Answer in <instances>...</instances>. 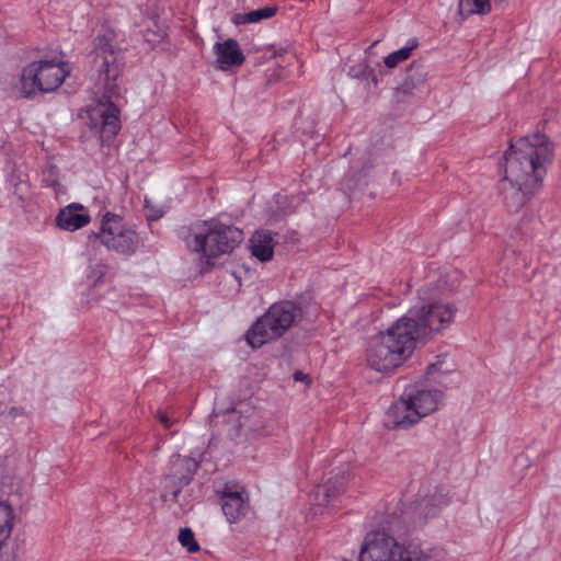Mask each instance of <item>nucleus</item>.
<instances>
[{"instance_id":"a211bd4d","label":"nucleus","mask_w":561,"mask_h":561,"mask_svg":"<svg viewBox=\"0 0 561 561\" xmlns=\"http://www.w3.org/2000/svg\"><path fill=\"white\" fill-rule=\"evenodd\" d=\"M345 489V477L330 479L324 484L319 485L316 491L317 505L328 506L330 502L341 494Z\"/></svg>"},{"instance_id":"4468645a","label":"nucleus","mask_w":561,"mask_h":561,"mask_svg":"<svg viewBox=\"0 0 561 561\" xmlns=\"http://www.w3.org/2000/svg\"><path fill=\"white\" fill-rule=\"evenodd\" d=\"M213 227L216 234L215 248L219 256L231 253L243 239V232L240 229L226 225L218 219H214Z\"/></svg>"},{"instance_id":"f8f14e48","label":"nucleus","mask_w":561,"mask_h":561,"mask_svg":"<svg viewBox=\"0 0 561 561\" xmlns=\"http://www.w3.org/2000/svg\"><path fill=\"white\" fill-rule=\"evenodd\" d=\"M91 221V216L85 207L79 203H72L61 208L56 217L57 226L66 231H76Z\"/></svg>"},{"instance_id":"4be33fe9","label":"nucleus","mask_w":561,"mask_h":561,"mask_svg":"<svg viewBox=\"0 0 561 561\" xmlns=\"http://www.w3.org/2000/svg\"><path fill=\"white\" fill-rule=\"evenodd\" d=\"M459 11L465 15L486 14L491 11V0H460Z\"/></svg>"},{"instance_id":"39448f33","label":"nucleus","mask_w":561,"mask_h":561,"mask_svg":"<svg viewBox=\"0 0 561 561\" xmlns=\"http://www.w3.org/2000/svg\"><path fill=\"white\" fill-rule=\"evenodd\" d=\"M358 561H430V553L415 543H400L383 533L368 534Z\"/></svg>"},{"instance_id":"412c9836","label":"nucleus","mask_w":561,"mask_h":561,"mask_svg":"<svg viewBox=\"0 0 561 561\" xmlns=\"http://www.w3.org/2000/svg\"><path fill=\"white\" fill-rule=\"evenodd\" d=\"M140 32L144 39L150 45L160 43L165 36L164 26L160 25L156 19H148L146 22V28Z\"/></svg>"},{"instance_id":"f257e3e1","label":"nucleus","mask_w":561,"mask_h":561,"mask_svg":"<svg viewBox=\"0 0 561 561\" xmlns=\"http://www.w3.org/2000/svg\"><path fill=\"white\" fill-rule=\"evenodd\" d=\"M553 147L540 133L518 139L505 154V176L501 184L510 208H519L535 193L547 174Z\"/></svg>"},{"instance_id":"423d86ee","label":"nucleus","mask_w":561,"mask_h":561,"mask_svg":"<svg viewBox=\"0 0 561 561\" xmlns=\"http://www.w3.org/2000/svg\"><path fill=\"white\" fill-rule=\"evenodd\" d=\"M68 65L58 59L36 60L23 68L19 92L23 98H31L38 92H53L69 76Z\"/></svg>"},{"instance_id":"5701e85b","label":"nucleus","mask_w":561,"mask_h":561,"mask_svg":"<svg viewBox=\"0 0 561 561\" xmlns=\"http://www.w3.org/2000/svg\"><path fill=\"white\" fill-rule=\"evenodd\" d=\"M179 542L190 553H195L201 550V546L195 539L193 530L188 527L181 528L179 533Z\"/></svg>"},{"instance_id":"9b49d317","label":"nucleus","mask_w":561,"mask_h":561,"mask_svg":"<svg viewBox=\"0 0 561 561\" xmlns=\"http://www.w3.org/2000/svg\"><path fill=\"white\" fill-rule=\"evenodd\" d=\"M214 219L202 220L191 226L188 234L185 238L186 247L190 251L201 255L206 264L214 265V261L219 257L215 248V233L213 227Z\"/></svg>"},{"instance_id":"1a4fd4ad","label":"nucleus","mask_w":561,"mask_h":561,"mask_svg":"<svg viewBox=\"0 0 561 561\" xmlns=\"http://www.w3.org/2000/svg\"><path fill=\"white\" fill-rule=\"evenodd\" d=\"M116 37L117 34L113 30H105L94 41V61L101 76L104 77L105 90L110 98L117 94L115 80L121 71L116 58Z\"/></svg>"},{"instance_id":"dca6fc26","label":"nucleus","mask_w":561,"mask_h":561,"mask_svg":"<svg viewBox=\"0 0 561 561\" xmlns=\"http://www.w3.org/2000/svg\"><path fill=\"white\" fill-rule=\"evenodd\" d=\"M221 510L230 524L238 523L248 514V497L243 492L225 490L221 495Z\"/></svg>"},{"instance_id":"7ed1b4c3","label":"nucleus","mask_w":561,"mask_h":561,"mask_svg":"<svg viewBox=\"0 0 561 561\" xmlns=\"http://www.w3.org/2000/svg\"><path fill=\"white\" fill-rule=\"evenodd\" d=\"M416 343L396 320L387 330L373 336L365 352L366 365L378 373H390L402 366L413 354Z\"/></svg>"},{"instance_id":"f3484780","label":"nucleus","mask_w":561,"mask_h":561,"mask_svg":"<svg viewBox=\"0 0 561 561\" xmlns=\"http://www.w3.org/2000/svg\"><path fill=\"white\" fill-rule=\"evenodd\" d=\"M251 251L260 261H270L274 254L272 236L266 231L255 232L251 238Z\"/></svg>"},{"instance_id":"f03ea898","label":"nucleus","mask_w":561,"mask_h":561,"mask_svg":"<svg viewBox=\"0 0 561 561\" xmlns=\"http://www.w3.org/2000/svg\"><path fill=\"white\" fill-rule=\"evenodd\" d=\"M449 291L445 280L422 287L416 304L398 319L416 344L431 340L453 323L457 309L446 299Z\"/></svg>"},{"instance_id":"6e6552de","label":"nucleus","mask_w":561,"mask_h":561,"mask_svg":"<svg viewBox=\"0 0 561 561\" xmlns=\"http://www.w3.org/2000/svg\"><path fill=\"white\" fill-rule=\"evenodd\" d=\"M96 237L108 250L122 254L135 253L139 243L136 231L121 216L110 211L103 216Z\"/></svg>"},{"instance_id":"2eb2a0df","label":"nucleus","mask_w":561,"mask_h":561,"mask_svg":"<svg viewBox=\"0 0 561 561\" xmlns=\"http://www.w3.org/2000/svg\"><path fill=\"white\" fill-rule=\"evenodd\" d=\"M184 462L185 460L180 456H176L172 461V472L165 474L162 480L163 492L161 496L163 501H175L183 486L190 483L191 477L181 473Z\"/></svg>"},{"instance_id":"9d476101","label":"nucleus","mask_w":561,"mask_h":561,"mask_svg":"<svg viewBox=\"0 0 561 561\" xmlns=\"http://www.w3.org/2000/svg\"><path fill=\"white\" fill-rule=\"evenodd\" d=\"M84 119L102 141L111 140L121 128L118 108L112 101H99L88 106Z\"/></svg>"},{"instance_id":"bb28decb","label":"nucleus","mask_w":561,"mask_h":561,"mask_svg":"<svg viewBox=\"0 0 561 561\" xmlns=\"http://www.w3.org/2000/svg\"><path fill=\"white\" fill-rule=\"evenodd\" d=\"M306 376L300 371L295 374V380H304Z\"/></svg>"},{"instance_id":"6ab92c4d","label":"nucleus","mask_w":561,"mask_h":561,"mask_svg":"<svg viewBox=\"0 0 561 561\" xmlns=\"http://www.w3.org/2000/svg\"><path fill=\"white\" fill-rule=\"evenodd\" d=\"M275 13L276 9L274 7H264L248 13H237L232 16V22L236 25L256 23L274 16Z\"/></svg>"},{"instance_id":"cd10ccee","label":"nucleus","mask_w":561,"mask_h":561,"mask_svg":"<svg viewBox=\"0 0 561 561\" xmlns=\"http://www.w3.org/2000/svg\"><path fill=\"white\" fill-rule=\"evenodd\" d=\"M447 503H448V501L446 499L440 497L438 506H445V505H447Z\"/></svg>"},{"instance_id":"ddd939ff","label":"nucleus","mask_w":561,"mask_h":561,"mask_svg":"<svg viewBox=\"0 0 561 561\" xmlns=\"http://www.w3.org/2000/svg\"><path fill=\"white\" fill-rule=\"evenodd\" d=\"M217 68L227 71L232 67H239L244 62V55L236 39L227 38L214 45Z\"/></svg>"},{"instance_id":"b1692460","label":"nucleus","mask_w":561,"mask_h":561,"mask_svg":"<svg viewBox=\"0 0 561 561\" xmlns=\"http://www.w3.org/2000/svg\"><path fill=\"white\" fill-rule=\"evenodd\" d=\"M160 421L165 427H170L172 425L171 420L165 415H160Z\"/></svg>"},{"instance_id":"a878e982","label":"nucleus","mask_w":561,"mask_h":561,"mask_svg":"<svg viewBox=\"0 0 561 561\" xmlns=\"http://www.w3.org/2000/svg\"><path fill=\"white\" fill-rule=\"evenodd\" d=\"M95 270H98V273L100 274V275L98 276V280H99V279H101L102 275L104 274V272H105V267H104V266H99V267H96Z\"/></svg>"},{"instance_id":"aec40b11","label":"nucleus","mask_w":561,"mask_h":561,"mask_svg":"<svg viewBox=\"0 0 561 561\" xmlns=\"http://www.w3.org/2000/svg\"><path fill=\"white\" fill-rule=\"evenodd\" d=\"M417 45L419 42L416 38H410L404 47L392 51L383 58L385 66L390 69L396 68L398 65L409 59L411 53L417 47Z\"/></svg>"},{"instance_id":"0eeeda50","label":"nucleus","mask_w":561,"mask_h":561,"mask_svg":"<svg viewBox=\"0 0 561 561\" xmlns=\"http://www.w3.org/2000/svg\"><path fill=\"white\" fill-rule=\"evenodd\" d=\"M299 309L291 301H282L272 305L268 310L256 320L247 333L249 345L254 348L276 340L294 324Z\"/></svg>"},{"instance_id":"20e7f679","label":"nucleus","mask_w":561,"mask_h":561,"mask_svg":"<svg viewBox=\"0 0 561 561\" xmlns=\"http://www.w3.org/2000/svg\"><path fill=\"white\" fill-rule=\"evenodd\" d=\"M443 399L444 393L440 390L408 387L389 408L387 425L392 428H409L435 412Z\"/></svg>"},{"instance_id":"393cba45","label":"nucleus","mask_w":561,"mask_h":561,"mask_svg":"<svg viewBox=\"0 0 561 561\" xmlns=\"http://www.w3.org/2000/svg\"><path fill=\"white\" fill-rule=\"evenodd\" d=\"M438 369H437V364H431L427 368V373L428 374H434L436 373Z\"/></svg>"}]
</instances>
